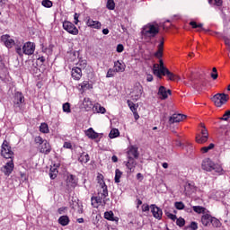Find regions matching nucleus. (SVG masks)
<instances>
[{
  "label": "nucleus",
  "mask_w": 230,
  "mask_h": 230,
  "mask_svg": "<svg viewBox=\"0 0 230 230\" xmlns=\"http://www.w3.org/2000/svg\"><path fill=\"white\" fill-rule=\"evenodd\" d=\"M107 197H109V191L105 192V190H99L97 196H93L91 198L93 208H98L100 206H105V204H107V200H109Z\"/></svg>",
  "instance_id": "1"
},
{
  "label": "nucleus",
  "mask_w": 230,
  "mask_h": 230,
  "mask_svg": "<svg viewBox=\"0 0 230 230\" xmlns=\"http://www.w3.org/2000/svg\"><path fill=\"white\" fill-rule=\"evenodd\" d=\"M142 34L144 35V37H149V39H154V37L159 34V25L148 23L143 28Z\"/></svg>",
  "instance_id": "2"
},
{
  "label": "nucleus",
  "mask_w": 230,
  "mask_h": 230,
  "mask_svg": "<svg viewBox=\"0 0 230 230\" xmlns=\"http://www.w3.org/2000/svg\"><path fill=\"white\" fill-rule=\"evenodd\" d=\"M159 67L162 70V73H164V76H167V80H170L171 82H179L181 80V77L173 73H172L168 68L164 66V62L163 59H159Z\"/></svg>",
  "instance_id": "3"
},
{
  "label": "nucleus",
  "mask_w": 230,
  "mask_h": 230,
  "mask_svg": "<svg viewBox=\"0 0 230 230\" xmlns=\"http://www.w3.org/2000/svg\"><path fill=\"white\" fill-rule=\"evenodd\" d=\"M1 155L4 157V159H11L13 160V152L12 150V146H10V143L6 140H4L2 146H1Z\"/></svg>",
  "instance_id": "4"
},
{
  "label": "nucleus",
  "mask_w": 230,
  "mask_h": 230,
  "mask_svg": "<svg viewBox=\"0 0 230 230\" xmlns=\"http://www.w3.org/2000/svg\"><path fill=\"white\" fill-rule=\"evenodd\" d=\"M212 102L216 107H222V105H226V102H229V94L217 93L213 96Z\"/></svg>",
  "instance_id": "5"
},
{
  "label": "nucleus",
  "mask_w": 230,
  "mask_h": 230,
  "mask_svg": "<svg viewBox=\"0 0 230 230\" xmlns=\"http://www.w3.org/2000/svg\"><path fill=\"white\" fill-rule=\"evenodd\" d=\"M208 139H209V133L208 132V128L204 124H201L200 134L196 136V142L199 145L207 143Z\"/></svg>",
  "instance_id": "6"
},
{
  "label": "nucleus",
  "mask_w": 230,
  "mask_h": 230,
  "mask_svg": "<svg viewBox=\"0 0 230 230\" xmlns=\"http://www.w3.org/2000/svg\"><path fill=\"white\" fill-rule=\"evenodd\" d=\"M63 30L70 33V35H78L79 33L78 28L75 26V23L69 21L63 22Z\"/></svg>",
  "instance_id": "7"
},
{
  "label": "nucleus",
  "mask_w": 230,
  "mask_h": 230,
  "mask_svg": "<svg viewBox=\"0 0 230 230\" xmlns=\"http://www.w3.org/2000/svg\"><path fill=\"white\" fill-rule=\"evenodd\" d=\"M141 96H143V85H141V83H136L133 87L132 97L137 102Z\"/></svg>",
  "instance_id": "8"
},
{
  "label": "nucleus",
  "mask_w": 230,
  "mask_h": 230,
  "mask_svg": "<svg viewBox=\"0 0 230 230\" xmlns=\"http://www.w3.org/2000/svg\"><path fill=\"white\" fill-rule=\"evenodd\" d=\"M13 168H15V164H13V160H11L5 164V165L1 167V172H3L5 177H10L12 175V172H13Z\"/></svg>",
  "instance_id": "9"
},
{
  "label": "nucleus",
  "mask_w": 230,
  "mask_h": 230,
  "mask_svg": "<svg viewBox=\"0 0 230 230\" xmlns=\"http://www.w3.org/2000/svg\"><path fill=\"white\" fill-rule=\"evenodd\" d=\"M85 24L88 28H92L93 30H102V22L93 20L91 16L85 17Z\"/></svg>",
  "instance_id": "10"
},
{
  "label": "nucleus",
  "mask_w": 230,
  "mask_h": 230,
  "mask_svg": "<svg viewBox=\"0 0 230 230\" xmlns=\"http://www.w3.org/2000/svg\"><path fill=\"white\" fill-rule=\"evenodd\" d=\"M150 209L154 218H156L157 220H161L163 218V210L155 204H152L150 206Z\"/></svg>",
  "instance_id": "11"
},
{
  "label": "nucleus",
  "mask_w": 230,
  "mask_h": 230,
  "mask_svg": "<svg viewBox=\"0 0 230 230\" xmlns=\"http://www.w3.org/2000/svg\"><path fill=\"white\" fill-rule=\"evenodd\" d=\"M187 116L181 113H174L169 118V123L170 125H172L173 123H181V121H184L186 119Z\"/></svg>",
  "instance_id": "12"
},
{
  "label": "nucleus",
  "mask_w": 230,
  "mask_h": 230,
  "mask_svg": "<svg viewBox=\"0 0 230 230\" xmlns=\"http://www.w3.org/2000/svg\"><path fill=\"white\" fill-rule=\"evenodd\" d=\"M23 55H33L35 53V44L33 42H26L22 46Z\"/></svg>",
  "instance_id": "13"
},
{
  "label": "nucleus",
  "mask_w": 230,
  "mask_h": 230,
  "mask_svg": "<svg viewBox=\"0 0 230 230\" xmlns=\"http://www.w3.org/2000/svg\"><path fill=\"white\" fill-rule=\"evenodd\" d=\"M202 168L206 172H213V170H217V164H215V163L210 159H208L202 163Z\"/></svg>",
  "instance_id": "14"
},
{
  "label": "nucleus",
  "mask_w": 230,
  "mask_h": 230,
  "mask_svg": "<svg viewBox=\"0 0 230 230\" xmlns=\"http://www.w3.org/2000/svg\"><path fill=\"white\" fill-rule=\"evenodd\" d=\"M157 94L161 100H166L168 98V94L172 96V90H167L166 87L160 86Z\"/></svg>",
  "instance_id": "15"
},
{
  "label": "nucleus",
  "mask_w": 230,
  "mask_h": 230,
  "mask_svg": "<svg viewBox=\"0 0 230 230\" xmlns=\"http://www.w3.org/2000/svg\"><path fill=\"white\" fill-rule=\"evenodd\" d=\"M137 159L139 157V151L136 146H130L128 150V159Z\"/></svg>",
  "instance_id": "16"
},
{
  "label": "nucleus",
  "mask_w": 230,
  "mask_h": 230,
  "mask_svg": "<svg viewBox=\"0 0 230 230\" xmlns=\"http://www.w3.org/2000/svg\"><path fill=\"white\" fill-rule=\"evenodd\" d=\"M78 184V180H76V176L70 174L66 178V186L68 189L76 188Z\"/></svg>",
  "instance_id": "17"
},
{
  "label": "nucleus",
  "mask_w": 230,
  "mask_h": 230,
  "mask_svg": "<svg viewBox=\"0 0 230 230\" xmlns=\"http://www.w3.org/2000/svg\"><path fill=\"white\" fill-rule=\"evenodd\" d=\"M1 40L4 43L6 48H13L15 46V40L10 38V35L4 34L1 37Z\"/></svg>",
  "instance_id": "18"
},
{
  "label": "nucleus",
  "mask_w": 230,
  "mask_h": 230,
  "mask_svg": "<svg viewBox=\"0 0 230 230\" xmlns=\"http://www.w3.org/2000/svg\"><path fill=\"white\" fill-rule=\"evenodd\" d=\"M82 68L80 66H74L71 70V76L74 80H80L82 78Z\"/></svg>",
  "instance_id": "19"
},
{
  "label": "nucleus",
  "mask_w": 230,
  "mask_h": 230,
  "mask_svg": "<svg viewBox=\"0 0 230 230\" xmlns=\"http://www.w3.org/2000/svg\"><path fill=\"white\" fill-rule=\"evenodd\" d=\"M163 51H164V38H162L157 46V51L155 53L156 58H163Z\"/></svg>",
  "instance_id": "20"
},
{
  "label": "nucleus",
  "mask_w": 230,
  "mask_h": 230,
  "mask_svg": "<svg viewBox=\"0 0 230 230\" xmlns=\"http://www.w3.org/2000/svg\"><path fill=\"white\" fill-rule=\"evenodd\" d=\"M40 154H45V155H48L51 153V145L48 140H45L42 146H40Z\"/></svg>",
  "instance_id": "21"
},
{
  "label": "nucleus",
  "mask_w": 230,
  "mask_h": 230,
  "mask_svg": "<svg viewBox=\"0 0 230 230\" xmlns=\"http://www.w3.org/2000/svg\"><path fill=\"white\" fill-rule=\"evenodd\" d=\"M103 179V174L99 173L97 175V182L101 186V191H104V193H106V191H109V189L107 187V184H105V181Z\"/></svg>",
  "instance_id": "22"
},
{
  "label": "nucleus",
  "mask_w": 230,
  "mask_h": 230,
  "mask_svg": "<svg viewBox=\"0 0 230 230\" xmlns=\"http://www.w3.org/2000/svg\"><path fill=\"white\" fill-rule=\"evenodd\" d=\"M126 67L125 63H121L119 60L114 62L113 69H115L117 73H125Z\"/></svg>",
  "instance_id": "23"
},
{
  "label": "nucleus",
  "mask_w": 230,
  "mask_h": 230,
  "mask_svg": "<svg viewBox=\"0 0 230 230\" xmlns=\"http://www.w3.org/2000/svg\"><path fill=\"white\" fill-rule=\"evenodd\" d=\"M185 195H191V193H195L197 191V187L195 183L187 182L184 186Z\"/></svg>",
  "instance_id": "24"
},
{
  "label": "nucleus",
  "mask_w": 230,
  "mask_h": 230,
  "mask_svg": "<svg viewBox=\"0 0 230 230\" xmlns=\"http://www.w3.org/2000/svg\"><path fill=\"white\" fill-rule=\"evenodd\" d=\"M213 219V217L209 214H204L201 216V224L204 226V227H208V226H211V220Z\"/></svg>",
  "instance_id": "25"
},
{
  "label": "nucleus",
  "mask_w": 230,
  "mask_h": 230,
  "mask_svg": "<svg viewBox=\"0 0 230 230\" xmlns=\"http://www.w3.org/2000/svg\"><path fill=\"white\" fill-rule=\"evenodd\" d=\"M84 133L89 139H98L100 137V134L94 131L93 128H88Z\"/></svg>",
  "instance_id": "26"
},
{
  "label": "nucleus",
  "mask_w": 230,
  "mask_h": 230,
  "mask_svg": "<svg viewBox=\"0 0 230 230\" xmlns=\"http://www.w3.org/2000/svg\"><path fill=\"white\" fill-rule=\"evenodd\" d=\"M14 105H21V103H24V95H22V93L16 92L14 93Z\"/></svg>",
  "instance_id": "27"
},
{
  "label": "nucleus",
  "mask_w": 230,
  "mask_h": 230,
  "mask_svg": "<svg viewBox=\"0 0 230 230\" xmlns=\"http://www.w3.org/2000/svg\"><path fill=\"white\" fill-rule=\"evenodd\" d=\"M137 165V162H136V159L134 158H128V162L126 163V166L129 172H134L136 166Z\"/></svg>",
  "instance_id": "28"
},
{
  "label": "nucleus",
  "mask_w": 230,
  "mask_h": 230,
  "mask_svg": "<svg viewBox=\"0 0 230 230\" xmlns=\"http://www.w3.org/2000/svg\"><path fill=\"white\" fill-rule=\"evenodd\" d=\"M153 73L154 75H155V76H157V78H159L161 80V78H163L164 76V72L161 69V66H159V64H154L153 66Z\"/></svg>",
  "instance_id": "29"
},
{
  "label": "nucleus",
  "mask_w": 230,
  "mask_h": 230,
  "mask_svg": "<svg viewBox=\"0 0 230 230\" xmlns=\"http://www.w3.org/2000/svg\"><path fill=\"white\" fill-rule=\"evenodd\" d=\"M93 112H97V114H105L107 110L105 107L102 106L101 103H95L93 107Z\"/></svg>",
  "instance_id": "30"
},
{
  "label": "nucleus",
  "mask_w": 230,
  "mask_h": 230,
  "mask_svg": "<svg viewBox=\"0 0 230 230\" xmlns=\"http://www.w3.org/2000/svg\"><path fill=\"white\" fill-rule=\"evenodd\" d=\"M104 218L106 220H110L111 222H119V218L118 217H114V212L107 211L104 213Z\"/></svg>",
  "instance_id": "31"
},
{
  "label": "nucleus",
  "mask_w": 230,
  "mask_h": 230,
  "mask_svg": "<svg viewBox=\"0 0 230 230\" xmlns=\"http://www.w3.org/2000/svg\"><path fill=\"white\" fill-rule=\"evenodd\" d=\"M190 26H191V28L193 30H197L198 31H206V29H204V24L203 23H197V22L195 21H191L189 22Z\"/></svg>",
  "instance_id": "32"
},
{
  "label": "nucleus",
  "mask_w": 230,
  "mask_h": 230,
  "mask_svg": "<svg viewBox=\"0 0 230 230\" xmlns=\"http://www.w3.org/2000/svg\"><path fill=\"white\" fill-rule=\"evenodd\" d=\"M60 166V164H54V166L50 167L49 170V177L50 179L54 180L57 179V176L58 175V167Z\"/></svg>",
  "instance_id": "33"
},
{
  "label": "nucleus",
  "mask_w": 230,
  "mask_h": 230,
  "mask_svg": "<svg viewBox=\"0 0 230 230\" xmlns=\"http://www.w3.org/2000/svg\"><path fill=\"white\" fill-rule=\"evenodd\" d=\"M58 224H60V226H63V227H66V226H69V222H71V220L69 219L68 216H61L58 219Z\"/></svg>",
  "instance_id": "34"
},
{
  "label": "nucleus",
  "mask_w": 230,
  "mask_h": 230,
  "mask_svg": "<svg viewBox=\"0 0 230 230\" xmlns=\"http://www.w3.org/2000/svg\"><path fill=\"white\" fill-rule=\"evenodd\" d=\"M83 106L85 109V111H87V112H89V111H91V109H93V102L91 101L90 98L85 97L83 101Z\"/></svg>",
  "instance_id": "35"
},
{
  "label": "nucleus",
  "mask_w": 230,
  "mask_h": 230,
  "mask_svg": "<svg viewBox=\"0 0 230 230\" xmlns=\"http://www.w3.org/2000/svg\"><path fill=\"white\" fill-rule=\"evenodd\" d=\"M78 161L82 164H85L89 163V161H91V157L89 156V154L82 153L80 155V156L78 157Z\"/></svg>",
  "instance_id": "36"
},
{
  "label": "nucleus",
  "mask_w": 230,
  "mask_h": 230,
  "mask_svg": "<svg viewBox=\"0 0 230 230\" xmlns=\"http://www.w3.org/2000/svg\"><path fill=\"white\" fill-rule=\"evenodd\" d=\"M187 80H189V83H187L189 85H192L193 87H197L199 84H200V79L199 77H188Z\"/></svg>",
  "instance_id": "37"
},
{
  "label": "nucleus",
  "mask_w": 230,
  "mask_h": 230,
  "mask_svg": "<svg viewBox=\"0 0 230 230\" xmlns=\"http://www.w3.org/2000/svg\"><path fill=\"white\" fill-rule=\"evenodd\" d=\"M40 132L42 134H49V127L48 126V123L42 122L40 126Z\"/></svg>",
  "instance_id": "38"
},
{
  "label": "nucleus",
  "mask_w": 230,
  "mask_h": 230,
  "mask_svg": "<svg viewBox=\"0 0 230 230\" xmlns=\"http://www.w3.org/2000/svg\"><path fill=\"white\" fill-rule=\"evenodd\" d=\"M215 148V144L211 143L208 146H203L200 149L201 154H208L209 150H213Z\"/></svg>",
  "instance_id": "39"
},
{
  "label": "nucleus",
  "mask_w": 230,
  "mask_h": 230,
  "mask_svg": "<svg viewBox=\"0 0 230 230\" xmlns=\"http://www.w3.org/2000/svg\"><path fill=\"white\" fill-rule=\"evenodd\" d=\"M121 175H123V172H120L119 169H116L115 171V182L116 184H119V182H121V181L119 179H121Z\"/></svg>",
  "instance_id": "40"
},
{
  "label": "nucleus",
  "mask_w": 230,
  "mask_h": 230,
  "mask_svg": "<svg viewBox=\"0 0 230 230\" xmlns=\"http://www.w3.org/2000/svg\"><path fill=\"white\" fill-rule=\"evenodd\" d=\"M118 136H119V130L118 128L111 129L109 134V137L111 139H114L115 137H118Z\"/></svg>",
  "instance_id": "41"
},
{
  "label": "nucleus",
  "mask_w": 230,
  "mask_h": 230,
  "mask_svg": "<svg viewBox=\"0 0 230 230\" xmlns=\"http://www.w3.org/2000/svg\"><path fill=\"white\" fill-rule=\"evenodd\" d=\"M45 142H46V139L42 138V137L40 136H37L34 137V143L39 146H42Z\"/></svg>",
  "instance_id": "42"
},
{
  "label": "nucleus",
  "mask_w": 230,
  "mask_h": 230,
  "mask_svg": "<svg viewBox=\"0 0 230 230\" xmlns=\"http://www.w3.org/2000/svg\"><path fill=\"white\" fill-rule=\"evenodd\" d=\"M193 211H195V213H198L199 215H200L201 213H206V208L204 207H200V206H194L192 207Z\"/></svg>",
  "instance_id": "43"
},
{
  "label": "nucleus",
  "mask_w": 230,
  "mask_h": 230,
  "mask_svg": "<svg viewBox=\"0 0 230 230\" xmlns=\"http://www.w3.org/2000/svg\"><path fill=\"white\" fill-rule=\"evenodd\" d=\"M106 8L108 10H114V8H116V3H114V0H107Z\"/></svg>",
  "instance_id": "44"
},
{
  "label": "nucleus",
  "mask_w": 230,
  "mask_h": 230,
  "mask_svg": "<svg viewBox=\"0 0 230 230\" xmlns=\"http://www.w3.org/2000/svg\"><path fill=\"white\" fill-rule=\"evenodd\" d=\"M116 70L115 68H110L106 74V78H114L116 76Z\"/></svg>",
  "instance_id": "45"
},
{
  "label": "nucleus",
  "mask_w": 230,
  "mask_h": 230,
  "mask_svg": "<svg viewBox=\"0 0 230 230\" xmlns=\"http://www.w3.org/2000/svg\"><path fill=\"white\" fill-rule=\"evenodd\" d=\"M127 103L131 111L136 112L137 111V106H136V104L132 101L128 100Z\"/></svg>",
  "instance_id": "46"
},
{
  "label": "nucleus",
  "mask_w": 230,
  "mask_h": 230,
  "mask_svg": "<svg viewBox=\"0 0 230 230\" xmlns=\"http://www.w3.org/2000/svg\"><path fill=\"white\" fill-rule=\"evenodd\" d=\"M210 224L213 226V227H220V226H222V223H220V220L213 217Z\"/></svg>",
  "instance_id": "47"
},
{
  "label": "nucleus",
  "mask_w": 230,
  "mask_h": 230,
  "mask_svg": "<svg viewBox=\"0 0 230 230\" xmlns=\"http://www.w3.org/2000/svg\"><path fill=\"white\" fill-rule=\"evenodd\" d=\"M14 49H15L17 55H19V57H23L22 46H21V45H15V46H14Z\"/></svg>",
  "instance_id": "48"
},
{
  "label": "nucleus",
  "mask_w": 230,
  "mask_h": 230,
  "mask_svg": "<svg viewBox=\"0 0 230 230\" xmlns=\"http://www.w3.org/2000/svg\"><path fill=\"white\" fill-rule=\"evenodd\" d=\"M185 225H186V220H184V218L182 217L176 218V226H178L179 227H184Z\"/></svg>",
  "instance_id": "49"
},
{
  "label": "nucleus",
  "mask_w": 230,
  "mask_h": 230,
  "mask_svg": "<svg viewBox=\"0 0 230 230\" xmlns=\"http://www.w3.org/2000/svg\"><path fill=\"white\" fill-rule=\"evenodd\" d=\"M174 208H176V209H178V210H182V209H184V208H186V206L184 205V203L182 201H176L174 203Z\"/></svg>",
  "instance_id": "50"
},
{
  "label": "nucleus",
  "mask_w": 230,
  "mask_h": 230,
  "mask_svg": "<svg viewBox=\"0 0 230 230\" xmlns=\"http://www.w3.org/2000/svg\"><path fill=\"white\" fill-rule=\"evenodd\" d=\"M41 4L45 8H51V6H53V2H51V0H43Z\"/></svg>",
  "instance_id": "51"
},
{
  "label": "nucleus",
  "mask_w": 230,
  "mask_h": 230,
  "mask_svg": "<svg viewBox=\"0 0 230 230\" xmlns=\"http://www.w3.org/2000/svg\"><path fill=\"white\" fill-rule=\"evenodd\" d=\"M230 118V110L226 111L223 117L219 118V119H221V121H228Z\"/></svg>",
  "instance_id": "52"
},
{
  "label": "nucleus",
  "mask_w": 230,
  "mask_h": 230,
  "mask_svg": "<svg viewBox=\"0 0 230 230\" xmlns=\"http://www.w3.org/2000/svg\"><path fill=\"white\" fill-rule=\"evenodd\" d=\"M81 89H83V91H87V89H91V84L88 81H84L81 84Z\"/></svg>",
  "instance_id": "53"
},
{
  "label": "nucleus",
  "mask_w": 230,
  "mask_h": 230,
  "mask_svg": "<svg viewBox=\"0 0 230 230\" xmlns=\"http://www.w3.org/2000/svg\"><path fill=\"white\" fill-rule=\"evenodd\" d=\"M63 112H71V104L69 102H66L63 104Z\"/></svg>",
  "instance_id": "54"
},
{
  "label": "nucleus",
  "mask_w": 230,
  "mask_h": 230,
  "mask_svg": "<svg viewBox=\"0 0 230 230\" xmlns=\"http://www.w3.org/2000/svg\"><path fill=\"white\" fill-rule=\"evenodd\" d=\"M210 76L213 80H217V78H218V72L217 71V67L212 68V73L210 74Z\"/></svg>",
  "instance_id": "55"
},
{
  "label": "nucleus",
  "mask_w": 230,
  "mask_h": 230,
  "mask_svg": "<svg viewBox=\"0 0 230 230\" xmlns=\"http://www.w3.org/2000/svg\"><path fill=\"white\" fill-rule=\"evenodd\" d=\"M166 217H168L172 222H175L177 220V216L174 214H172L170 212L165 213Z\"/></svg>",
  "instance_id": "56"
},
{
  "label": "nucleus",
  "mask_w": 230,
  "mask_h": 230,
  "mask_svg": "<svg viewBox=\"0 0 230 230\" xmlns=\"http://www.w3.org/2000/svg\"><path fill=\"white\" fill-rule=\"evenodd\" d=\"M124 50H125V47L123 46V44H119L117 46V53H123Z\"/></svg>",
  "instance_id": "57"
},
{
  "label": "nucleus",
  "mask_w": 230,
  "mask_h": 230,
  "mask_svg": "<svg viewBox=\"0 0 230 230\" xmlns=\"http://www.w3.org/2000/svg\"><path fill=\"white\" fill-rule=\"evenodd\" d=\"M63 148H67L69 150L73 149V145L71 144V142H65L63 145Z\"/></svg>",
  "instance_id": "58"
},
{
  "label": "nucleus",
  "mask_w": 230,
  "mask_h": 230,
  "mask_svg": "<svg viewBox=\"0 0 230 230\" xmlns=\"http://www.w3.org/2000/svg\"><path fill=\"white\" fill-rule=\"evenodd\" d=\"M190 229H192V230H197V229H199V225L197 224V222L192 221V222L190 223Z\"/></svg>",
  "instance_id": "59"
},
{
  "label": "nucleus",
  "mask_w": 230,
  "mask_h": 230,
  "mask_svg": "<svg viewBox=\"0 0 230 230\" xmlns=\"http://www.w3.org/2000/svg\"><path fill=\"white\" fill-rule=\"evenodd\" d=\"M77 66H79V67H87V61L85 60L79 61Z\"/></svg>",
  "instance_id": "60"
},
{
  "label": "nucleus",
  "mask_w": 230,
  "mask_h": 230,
  "mask_svg": "<svg viewBox=\"0 0 230 230\" xmlns=\"http://www.w3.org/2000/svg\"><path fill=\"white\" fill-rule=\"evenodd\" d=\"M214 4L216 6H222V4H224V1L223 0H214Z\"/></svg>",
  "instance_id": "61"
},
{
  "label": "nucleus",
  "mask_w": 230,
  "mask_h": 230,
  "mask_svg": "<svg viewBox=\"0 0 230 230\" xmlns=\"http://www.w3.org/2000/svg\"><path fill=\"white\" fill-rule=\"evenodd\" d=\"M142 211L145 213L146 211H150V206L148 205H142Z\"/></svg>",
  "instance_id": "62"
},
{
  "label": "nucleus",
  "mask_w": 230,
  "mask_h": 230,
  "mask_svg": "<svg viewBox=\"0 0 230 230\" xmlns=\"http://www.w3.org/2000/svg\"><path fill=\"white\" fill-rule=\"evenodd\" d=\"M146 82H154V75H152L151 74H147Z\"/></svg>",
  "instance_id": "63"
},
{
  "label": "nucleus",
  "mask_w": 230,
  "mask_h": 230,
  "mask_svg": "<svg viewBox=\"0 0 230 230\" xmlns=\"http://www.w3.org/2000/svg\"><path fill=\"white\" fill-rule=\"evenodd\" d=\"M79 17H80V14H78L77 13H75V15H74V19H75V24H78V22H79V21H78V19H79Z\"/></svg>",
  "instance_id": "64"
}]
</instances>
